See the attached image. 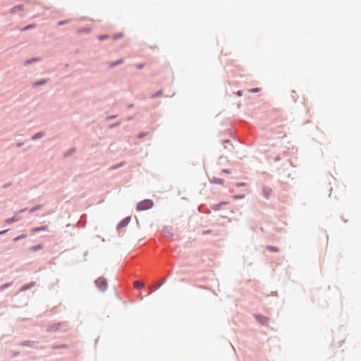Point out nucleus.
<instances>
[{
    "label": "nucleus",
    "instance_id": "24",
    "mask_svg": "<svg viewBox=\"0 0 361 361\" xmlns=\"http://www.w3.org/2000/svg\"><path fill=\"white\" fill-rule=\"evenodd\" d=\"M116 296H117L118 299L121 302H122V301H123V298H122V297H121L120 295L117 294V295H116Z\"/></svg>",
    "mask_w": 361,
    "mask_h": 361
},
{
    "label": "nucleus",
    "instance_id": "15",
    "mask_svg": "<svg viewBox=\"0 0 361 361\" xmlns=\"http://www.w3.org/2000/svg\"><path fill=\"white\" fill-rule=\"evenodd\" d=\"M42 136H43V135H42V133H37V134H36L35 135H34L32 138H33L34 140H35V139L39 138V137H42Z\"/></svg>",
    "mask_w": 361,
    "mask_h": 361
},
{
    "label": "nucleus",
    "instance_id": "8",
    "mask_svg": "<svg viewBox=\"0 0 361 361\" xmlns=\"http://www.w3.org/2000/svg\"><path fill=\"white\" fill-rule=\"evenodd\" d=\"M18 219L13 217V218H10V219H7L5 220V223L6 224H11V223H13V222H16L17 221Z\"/></svg>",
    "mask_w": 361,
    "mask_h": 361
},
{
    "label": "nucleus",
    "instance_id": "5",
    "mask_svg": "<svg viewBox=\"0 0 361 361\" xmlns=\"http://www.w3.org/2000/svg\"><path fill=\"white\" fill-rule=\"evenodd\" d=\"M48 229H49L48 226H43L36 227V228H32V232L37 233V232L41 231H48Z\"/></svg>",
    "mask_w": 361,
    "mask_h": 361
},
{
    "label": "nucleus",
    "instance_id": "1",
    "mask_svg": "<svg viewBox=\"0 0 361 361\" xmlns=\"http://www.w3.org/2000/svg\"><path fill=\"white\" fill-rule=\"evenodd\" d=\"M154 205L152 200H145L140 202L137 204V211H144L149 209H151Z\"/></svg>",
    "mask_w": 361,
    "mask_h": 361
},
{
    "label": "nucleus",
    "instance_id": "20",
    "mask_svg": "<svg viewBox=\"0 0 361 361\" xmlns=\"http://www.w3.org/2000/svg\"><path fill=\"white\" fill-rule=\"evenodd\" d=\"M107 38V36L106 35H104V36H99V40H102V39H106Z\"/></svg>",
    "mask_w": 361,
    "mask_h": 361
},
{
    "label": "nucleus",
    "instance_id": "16",
    "mask_svg": "<svg viewBox=\"0 0 361 361\" xmlns=\"http://www.w3.org/2000/svg\"><path fill=\"white\" fill-rule=\"evenodd\" d=\"M20 6H18V7H14V8H13L11 9V12H12V13H14V12H16V11H18V10H20Z\"/></svg>",
    "mask_w": 361,
    "mask_h": 361
},
{
    "label": "nucleus",
    "instance_id": "19",
    "mask_svg": "<svg viewBox=\"0 0 361 361\" xmlns=\"http://www.w3.org/2000/svg\"><path fill=\"white\" fill-rule=\"evenodd\" d=\"M164 281H165V279H163V281H162L161 283H158V284H157V288H159V287L163 284V283H164Z\"/></svg>",
    "mask_w": 361,
    "mask_h": 361
},
{
    "label": "nucleus",
    "instance_id": "11",
    "mask_svg": "<svg viewBox=\"0 0 361 361\" xmlns=\"http://www.w3.org/2000/svg\"><path fill=\"white\" fill-rule=\"evenodd\" d=\"M271 190L270 189H269V188H266V189L264 190V193L265 194V195L267 197L269 196V195L271 193Z\"/></svg>",
    "mask_w": 361,
    "mask_h": 361
},
{
    "label": "nucleus",
    "instance_id": "21",
    "mask_svg": "<svg viewBox=\"0 0 361 361\" xmlns=\"http://www.w3.org/2000/svg\"><path fill=\"white\" fill-rule=\"evenodd\" d=\"M135 66L137 68H142L144 67V64H137V65H135Z\"/></svg>",
    "mask_w": 361,
    "mask_h": 361
},
{
    "label": "nucleus",
    "instance_id": "9",
    "mask_svg": "<svg viewBox=\"0 0 361 361\" xmlns=\"http://www.w3.org/2000/svg\"><path fill=\"white\" fill-rule=\"evenodd\" d=\"M26 238V235H19L18 237H16L15 238H13V241H18L20 239H23V238Z\"/></svg>",
    "mask_w": 361,
    "mask_h": 361
},
{
    "label": "nucleus",
    "instance_id": "14",
    "mask_svg": "<svg viewBox=\"0 0 361 361\" xmlns=\"http://www.w3.org/2000/svg\"><path fill=\"white\" fill-rule=\"evenodd\" d=\"M40 208V206H37L35 207H33L30 210V212L32 213L35 211H37V209H39Z\"/></svg>",
    "mask_w": 361,
    "mask_h": 361
},
{
    "label": "nucleus",
    "instance_id": "7",
    "mask_svg": "<svg viewBox=\"0 0 361 361\" xmlns=\"http://www.w3.org/2000/svg\"><path fill=\"white\" fill-rule=\"evenodd\" d=\"M43 248V245L39 244V245H35V246H32L30 250L33 252H36V251H38L39 250H42Z\"/></svg>",
    "mask_w": 361,
    "mask_h": 361
},
{
    "label": "nucleus",
    "instance_id": "28",
    "mask_svg": "<svg viewBox=\"0 0 361 361\" xmlns=\"http://www.w3.org/2000/svg\"><path fill=\"white\" fill-rule=\"evenodd\" d=\"M238 94L239 96H241V95H242L241 91H238Z\"/></svg>",
    "mask_w": 361,
    "mask_h": 361
},
{
    "label": "nucleus",
    "instance_id": "2",
    "mask_svg": "<svg viewBox=\"0 0 361 361\" xmlns=\"http://www.w3.org/2000/svg\"><path fill=\"white\" fill-rule=\"evenodd\" d=\"M95 283L97 286V287L102 290H105L107 287V283L104 279H98L95 281Z\"/></svg>",
    "mask_w": 361,
    "mask_h": 361
},
{
    "label": "nucleus",
    "instance_id": "12",
    "mask_svg": "<svg viewBox=\"0 0 361 361\" xmlns=\"http://www.w3.org/2000/svg\"><path fill=\"white\" fill-rule=\"evenodd\" d=\"M46 81L45 80H42V81H39V82H35L33 86L35 87V86H37V85H44L45 84Z\"/></svg>",
    "mask_w": 361,
    "mask_h": 361
},
{
    "label": "nucleus",
    "instance_id": "22",
    "mask_svg": "<svg viewBox=\"0 0 361 361\" xmlns=\"http://www.w3.org/2000/svg\"><path fill=\"white\" fill-rule=\"evenodd\" d=\"M67 22H68V21H59V22L58 23V25H63V24L66 23Z\"/></svg>",
    "mask_w": 361,
    "mask_h": 361
},
{
    "label": "nucleus",
    "instance_id": "25",
    "mask_svg": "<svg viewBox=\"0 0 361 361\" xmlns=\"http://www.w3.org/2000/svg\"><path fill=\"white\" fill-rule=\"evenodd\" d=\"M238 187H240V186H243L245 185V183H237L236 185Z\"/></svg>",
    "mask_w": 361,
    "mask_h": 361
},
{
    "label": "nucleus",
    "instance_id": "29",
    "mask_svg": "<svg viewBox=\"0 0 361 361\" xmlns=\"http://www.w3.org/2000/svg\"><path fill=\"white\" fill-rule=\"evenodd\" d=\"M122 37V35H120L118 36L114 37V38H118V37Z\"/></svg>",
    "mask_w": 361,
    "mask_h": 361
},
{
    "label": "nucleus",
    "instance_id": "6",
    "mask_svg": "<svg viewBox=\"0 0 361 361\" xmlns=\"http://www.w3.org/2000/svg\"><path fill=\"white\" fill-rule=\"evenodd\" d=\"M144 286H145V284L141 281H135L134 282V287L137 289L142 288H144Z\"/></svg>",
    "mask_w": 361,
    "mask_h": 361
},
{
    "label": "nucleus",
    "instance_id": "27",
    "mask_svg": "<svg viewBox=\"0 0 361 361\" xmlns=\"http://www.w3.org/2000/svg\"><path fill=\"white\" fill-rule=\"evenodd\" d=\"M223 172H224V173H229V171H228V170H226V169H224V170H223Z\"/></svg>",
    "mask_w": 361,
    "mask_h": 361
},
{
    "label": "nucleus",
    "instance_id": "3",
    "mask_svg": "<svg viewBox=\"0 0 361 361\" xmlns=\"http://www.w3.org/2000/svg\"><path fill=\"white\" fill-rule=\"evenodd\" d=\"M130 221V217L128 216L123 219L117 226V229L119 231L123 227L126 226Z\"/></svg>",
    "mask_w": 361,
    "mask_h": 361
},
{
    "label": "nucleus",
    "instance_id": "17",
    "mask_svg": "<svg viewBox=\"0 0 361 361\" xmlns=\"http://www.w3.org/2000/svg\"><path fill=\"white\" fill-rule=\"evenodd\" d=\"M90 32V29H88V28L79 30L80 33H82V32Z\"/></svg>",
    "mask_w": 361,
    "mask_h": 361
},
{
    "label": "nucleus",
    "instance_id": "18",
    "mask_svg": "<svg viewBox=\"0 0 361 361\" xmlns=\"http://www.w3.org/2000/svg\"><path fill=\"white\" fill-rule=\"evenodd\" d=\"M259 91V88H255V89H252L250 90V92H257Z\"/></svg>",
    "mask_w": 361,
    "mask_h": 361
},
{
    "label": "nucleus",
    "instance_id": "10",
    "mask_svg": "<svg viewBox=\"0 0 361 361\" xmlns=\"http://www.w3.org/2000/svg\"><path fill=\"white\" fill-rule=\"evenodd\" d=\"M213 181L214 183H220V184H222L224 183V180L222 179H220V178H214Z\"/></svg>",
    "mask_w": 361,
    "mask_h": 361
},
{
    "label": "nucleus",
    "instance_id": "26",
    "mask_svg": "<svg viewBox=\"0 0 361 361\" xmlns=\"http://www.w3.org/2000/svg\"><path fill=\"white\" fill-rule=\"evenodd\" d=\"M6 231L7 230L0 231V235L5 233Z\"/></svg>",
    "mask_w": 361,
    "mask_h": 361
},
{
    "label": "nucleus",
    "instance_id": "23",
    "mask_svg": "<svg viewBox=\"0 0 361 361\" xmlns=\"http://www.w3.org/2000/svg\"><path fill=\"white\" fill-rule=\"evenodd\" d=\"M36 60L35 59H33V60H28L25 62V64H30L31 62L32 61H35Z\"/></svg>",
    "mask_w": 361,
    "mask_h": 361
},
{
    "label": "nucleus",
    "instance_id": "4",
    "mask_svg": "<svg viewBox=\"0 0 361 361\" xmlns=\"http://www.w3.org/2000/svg\"><path fill=\"white\" fill-rule=\"evenodd\" d=\"M256 319L262 324H268V318L262 315H257Z\"/></svg>",
    "mask_w": 361,
    "mask_h": 361
},
{
    "label": "nucleus",
    "instance_id": "13",
    "mask_svg": "<svg viewBox=\"0 0 361 361\" xmlns=\"http://www.w3.org/2000/svg\"><path fill=\"white\" fill-rule=\"evenodd\" d=\"M31 27H34V25H27V26L23 27L21 30L22 31H25V30H28V29H30Z\"/></svg>",
    "mask_w": 361,
    "mask_h": 361
}]
</instances>
